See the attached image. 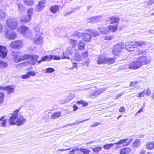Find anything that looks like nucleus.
Here are the masks:
<instances>
[{"mask_svg": "<svg viewBox=\"0 0 154 154\" xmlns=\"http://www.w3.org/2000/svg\"><path fill=\"white\" fill-rule=\"evenodd\" d=\"M4 116H3L2 117L0 118V121H2V122L1 124V126L2 127H4L5 126L6 124V119H4L3 120V119L4 118Z\"/></svg>", "mask_w": 154, "mask_h": 154, "instance_id": "nucleus-43", "label": "nucleus"}, {"mask_svg": "<svg viewBox=\"0 0 154 154\" xmlns=\"http://www.w3.org/2000/svg\"><path fill=\"white\" fill-rule=\"evenodd\" d=\"M61 115V113L60 112H57L52 114L51 116V119H55L59 117Z\"/></svg>", "mask_w": 154, "mask_h": 154, "instance_id": "nucleus-29", "label": "nucleus"}, {"mask_svg": "<svg viewBox=\"0 0 154 154\" xmlns=\"http://www.w3.org/2000/svg\"><path fill=\"white\" fill-rule=\"evenodd\" d=\"M107 28V27H105L104 26H101L98 27V29L101 34L103 35H107L108 34V31L107 29H106Z\"/></svg>", "mask_w": 154, "mask_h": 154, "instance_id": "nucleus-18", "label": "nucleus"}, {"mask_svg": "<svg viewBox=\"0 0 154 154\" xmlns=\"http://www.w3.org/2000/svg\"><path fill=\"white\" fill-rule=\"evenodd\" d=\"M50 61V59L49 56H45L42 58L41 59L38 61V63L40 64L42 62L44 61Z\"/></svg>", "mask_w": 154, "mask_h": 154, "instance_id": "nucleus-30", "label": "nucleus"}, {"mask_svg": "<svg viewBox=\"0 0 154 154\" xmlns=\"http://www.w3.org/2000/svg\"><path fill=\"white\" fill-rule=\"evenodd\" d=\"M82 35L83 37V39L85 42H88L91 39V36L88 30L84 32L82 34Z\"/></svg>", "mask_w": 154, "mask_h": 154, "instance_id": "nucleus-13", "label": "nucleus"}, {"mask_svg": "<svg viewBox=\"0 0 154 154\" xmlns=\"http://www.w3.org/2000/svg\"><path fill=\"white\" fill-rule=\"evenodd\" d=\"M45 73H51L54 72L55 71L54 69L51 67H48L46 68L45 70Z\"/></svg>", "mask_w": 154, "mask_h": 154, "instance_id": "nucleus-40", "label": "nucleus"}, {"mask_svg": "<svg viewBox=\"0 0 154 154\" xmlns=\"http://www.w3.org/2000/svg\"><path fill=\"white\" fill-rule=\"evenodd\" d=\"M79 150L85 154H88L90 152V151L85 149L83 148H80Z\"/></svg>", "mask_w": 154, "mask_h": 154, "instance_id": "nucleus-46", "label": "nucleus"}, {"mask_svg": "<svg viewBox=\"0 0 154 154\" xmlns=\"http://www.w3.org/2000/svg\"><path fill=\"white\" fill-rule=\"evenodd\" d=\"M4 97V93L0 92V103H1L3 102Z\"/></svg>", "mask_w": 154, "mask_h": 154, "instance_id": "nucleus-49", "label": "nucleus"}, {"mask_svg": "<svg viewBox=\"0 0 154 154\" xmlns=\"http://www.w3.org/2000/svg\"><path fill=\"white\" fill-rule=\"evenodd\" d=\"M140 145V139H137L135 140V147L137 148Z\"/></svg>", "mask_w": 154, "mask_h": 154, "instance_id": "nucleus-52", "label": "nucleus"}, {"mask_svg": "<svg viewBox=\"0 0 154 154\" xmlns=\"http://www.w3.org/2000/svg\"><path fill=\"white\" fill-rule=\"evenodd\" d=\"M19 12L20 14H24L26 12V9L23 5L21 4H17Z\"/></svg>", "mask_w": 154, "mask_h": 154, "instance_id": "nucleus-23", "label": "nucleus"}, {"mask_svg": "<svg viewBox=\"0 0 154 154\" xmlns=\"http://www.w3.org/2000/svg\"><path fill=\"white\" fill-rule=\"evenodd\" d=\"M7 26L12 30H14L17 27L18 23L14 18H8L6 21Z\"/></svg>", "mask_w": 154, "mask_h": 154, "instance_id": "nucleus-5", "label": "nucleus"}, {"mask_svg": "<svg viewBox=\"0 0 154 154\" xmlns=\"http://www.w3.org/2000/svg\"><path fill=\"white\" fill-rule=\"evenodd\" d=\"M102 149V148L100 147H96L95 148H94L92 149V150L94 152H98L100 150H101Z\"/></svg>", "mask_w": 154, "mask_h": 154, "instance_id": "nucleus-48", "label": "nucleus"}, {"mask_svg": "<svg viewBox=\"0 0 154 154\" xmlns=\"http://www.w3.org/2000/svg\"><path fill=\"white\" fill-rule=\"evenodd\" d=\"M104 91H105V90L102 88H100L97 91V92L98 93V95L102 93Z\"/></svg>", "mask_w": 154, "mask_h": 154, "instance_id": "nucleus-57", "label": "nucleus"}, {"mask_svg": "<svg viewBox=\"0 0 154 154\" xmlns=\"http://www.w3.org/2000/svg\"><path fill=\"white\" fill-rule=\"evenodd\" d=\"M7 66L8 64L6 62L0 60V68H5Z\"/></svg>", "mask_w": 154, "mask_h": 154, "instance_id": "nucleus-39", "label": "nucleus"}, {"mask_svg": "<svg viewBox=\"0 0 154 154\" xmlns=\"http://www.w3.org/2000/svg\"><path fill=\"white\" fill-rule=\"evenodd\" d=\"M147 53L146 50H144L138 49L135 52V56H140L136 58L137 60H135V69L141 67L143 65V63L146 65L149 63L151 61L150 58H147L146 57L143 55H145Z\"/></svg>", "mask_w": 154, "mask_h": 154, "instance_id": "nucleus-1", "label": "nucleus"}, {"mask_svg": "<svg viewBox=\"0 0 154 154\" xmlns=\"http://www.w3.org/2000/svg\"><path fill=\"white\" fill-rule=\"evenodd\" d=\"M79 148L77 147H75L74 148L72 149L73 151L74 152L76 151H78L79 149Z\"/></svg>", "mask_w": 154, "mask_h": 154, "instance_id": "nucleus-64", "label": "nucleus"}, {"mask_svg": "<svg viewBox=\"0 0 154 154\" xmlns=\"http://www.w3.org/2000/svg\"><path fill=\"white\" fill-rule=\"evenodd\" d=\"M46 1L45 0H42L39 2L38 5L37 9L38 11L42 10L45 7Z\"/></svg>", "mask_w": 154, "mask_h": 154, "instance_id": "nucleus-16", "label": "nucleus"}, {"mask_svg": "<svg viewBox=\"0 0 154 154\" xmlns=\"http://www.w3.org/2000/svg\"><path fill=\"white\" fill-rule=\"evenodd\" d=\"M75 61H79L83 60L82 56L80 54L76 55L75 57Z\"/></svg>", "mask_w": 154, "mask_h": 154, "instance_id": "nucleus-42", "label": "nucleus"}, {"mask_svg": "<svg viewBox=\"0 0 154 154\" xmlns=\"http://www.w3.org/2000/svg\"><path fill=\"white\" fill-rule=\"evenodd\" d=\"M70 42L71 44V45L73 47H75V46H76L77 45L76 41L75 40L70 39Z\"/></svg>", "mask_w": 154, "mask_h": 154, "instance_id": "nucleus-47", "label": "nucleus"}, {"mask_svg": "<svg viewBox=\"0 0 154 154\" xmlns=\"http://www.w3.org/2000/svg\"><path fill=\"white\" fill-rule=\"evenodd\" d=\"M115 58H106V57L105 64H110L113 63L115 61Z\"/></svg>", "mask_w": 154, "mask_h": 154, "instance_id": "nucleus-31", "label": "nucleus"}, {"mask_svg": "<svg viewBox=\"0 0 154 154\" xmlns=\"http://www.w3.org/2000/svg\"><path fill=\"white\" fill-rule=\"evenodd\" d=\"M77 103L78 105L82 104L83 106H86L88 105V103L84 100L78 101H77Z\"/></svg>", "mask_w": 154, "mask_h": 154, "instance_id": "nucleus-38", "label": "nucleus"}, {"mask_svg": "<svg viewBox=\"0 0 154 154\" xmlns=\"http://www.w3.org/2000/svg\"><path fill=\"white\" fill-rule=\"evenodd\" d=\"M102 19V16L101 15L96 16L92 17L93 23H96L101 21Z\"/></svg>", "mask_w": 154, "mask_h": 154, "instance_id": "nucleus-24", "label": "nucleus"}, {"mask_svg": "<svg viewBox=\"0 0 154 154\" xmlns=\"http://www.w3.org/2000/svg\"><path fill=\"white\" fill-rule=\"evenodd\" d=\"M35 74L34 72L31 71L28 72L26 74L23 75L22 76L21 78L23 79H25L29 78L30 75L34 76Z\"/></svg>", "mask_w": 154, "mask_h": 154, "instance_id": "nucleus-27", "label": "nucleus"}, {"mask_svg": "<svg viewBox=\"0 0 154 154\" xmlns=\"http://www.w3.org/2000/svg\"><path fill=\"white\" fill-rule=\"evenodd\" d=\"M92 18H88L86 20V21H87V22L88 23L91 22V23H93V21H92Z\"/></svg>", "mask_w": 154, "mask_h": 154, "instance_id": "nucleus-63", "label": "nucleus"}, {"mask_svg": "<svg viewBox=\"0 0 154 154\" xmlns=\"http://www.w3.org/2000/svg\"><path fill=\"white\" fill-rule=\"evenodd\" d=\"M14 88L11 86H8L5 87H4L3 89L7 91V93L9 94H11L13 93L14 91Z\"/></svg>", "mask_w": 154, "mask_h": 154, "instance_id": "nucleus-25", "label": "nucleus"}, {"mask_svg": "<svg viewBox=\"0 0 154 154\" xmlns=\"http://www.w3.org/2000/svg\"><path fill=\"white\" fill-rule=\"evenodd\" d=\"M100 124V123L98 122H97L94 123V124L91 125L90 126V127H96V126H97V125H99Z\"/></svg>", "mask_w": 154, "mask_h": 154, "instance_id": "nucleus-61", "label": "nucleus"}, {"mask_svg": "<svg viewBox=\"0 0 154 154\" xmlns=\"http://www.w3.org/2000/svg\"><path fill=\"white\" fill-rule=\"evenodd\" d=\"M35 31L37 33V35H38V34H42L43 32L42 30V29H40L38 26H36L34 28Z\"/></svg>", "mask_w": 154, "mask_h": 154, "instance_id": "nucleus-37", "label": "nucleus"}, {"mask_svg": "<svg viewBox=\"0 0 154 154\" xmlns=\"http://www.w3.org/2000/svg\"><path fill=\"white\" fill-rule=\"evenodd\" d=\"M73 96H69L67 97V99L66 100V102H68L73 98Z\"/></svg>", "mask_w": 154, "mask_h": 154, "instance_id": "nucleus-58", "label": "nucleus"}, {"mask_svg": "<svg viewBox=\"0 0 154 154\" xmlns=\"http://www.w3.org/2000/svg\"><path fill=\"white\" fill-rule=\"evenodd\" d=\"M79 50H82L84 49L85 47L84 43L82 41H80L78 44Z\"/></svg>", "mask_w": 154, "mask_h": 154, "instance_id": "nucleus-34", "label": "nucleus"}, {"mask_svg": "<svg viewBox=\"0 0 154 154\" xmlns=\"http://www.w3.org/2000/svg\"><path fill=\"white\" fill-rule=\"evenodd\" d=\"M131 151V149L129 147L124 148L121 150L120 152L121 154H127Z\"/></svg>", "mask_w": 154, "mask_h": 154, "instance_id": "nucleus-26", "label": "nucleus"}, {"mask_svg": "<svg viewBox=\"0 0 154 154\" xmlns=\"http://www.w3.org/2000/svg\"><path fill=\"white\" fill-rule=\"evenodd\" d=\"M22 43L21 41H13L10 44V47L14 49H19L22 46Z\"/></svg>", "mask_w": 154, "mask_h": 154, "instance_id": "nucleus-8", "label": "nucleus"}, {"mask_svg": "<svg viewBox=\"0 0 154 154\" xmlns=\"http://www.w3.org/2000/svg\"><path fill=\"white\" fill-rule=\"evenodd\" d=\"M146 147L149 149H154V141L149 142L146 145Z\"/></svg>", "mask_w": 154, "mask_h": 154, "instance_id": "nucleus-32", "label": "nucleus"}, {"mask_svg": "<svg viewBox=\"0 0 154 154\" xmlns=\"http://www.w3.org/2000/svg\"><path fill=\"white\" fill-rule=\"evenodd\" d=\"M106 57L100 55L99 56L97 61L98 64L105 63Z\"/></svg>", "mask_w": 154, "mask_h": 154, "instance_id": "nucleus-17", "label": "nucleus"}, {"mask_svg": "<svg viewBox=\"0 0 154 154\" xmlns=\"http://www.w3.org/2000/svg\"><path fill=\"white\" fill-rule=\"evenodd\" d=\"M18 112L19 110H17L15 111L12 114L9 119V122L11 125H15L17 123Z\"/></svg>", "mask_w": 154, "mask_h": 154, "instance_id": "nucleus-6", "label": "nucleus"}, {"mask_svg": "<svg viewBox=\"0 0 154 154\" xmlns=\"http://www.w3.org/2000/svg\"><path fill=\"white\" fill-rule=\"evenodd\" d=\"M72 51H71L70 48H68L65 53H63V56H62L61 58L62 59H69L70 58L69 57V55L72 54Z\"/></svg>", "mask_w": 154, "mask_h": 154, "instance_id": "nucleus-15", "label": "nucleus"}, {"mask_svg": "<svg viewBox=\"0 0 154 154\" xmlns=\"http://www.w3.org/2000/svg\"><path fill=\"white\" fill-rule=\"evenodd\" d=\"M81 35V33L76 31L74 32V33L72 35V36L73 37H75L78 38H80Z\"/></svg>", "mask_w": 154, "mask_h": 154, "instance_id": "nucleus-41", "label": "nucleus"}, {"mask_svg": "<svg viewBox=\"0 0 154 154\" xmlns=\"http://www.w3.org/2000/svg\"><path fill=\"white\" fill-rule=\"evenodd\" d=\"M39 57L37 54L32 55L29 61V63L32 66L35 65L38 62V59Z\"/></svg>", "mask_w": 154, "mask_h": 154, "instance_id": "nucleus-9", "label": "nucleus"}, {"mask_svg": "<svg viewBox=\"0 0 154 154\" xmlns=\"http://www.w3.org/2000/svg\"><path fill=\"white\" fill-rule=\"evenodd\" d=\"M62 56H63V54L61 55V57L55 56L54 58V60H60L61 58H61Z\"/></svg>", "mask_w": 154, "mask_h": 154, "instance_id": "nucleus-60", "label": "nucleus"}, {"mask_svg": "<svg viewBox=\"0 0 154 154\" xmlns=\"http://www.w3.org/2000/svg\"><path fill=\"white\" fill-rule=\"evenodd\" d=\"M33 42L36 44H42L43 42V38L40 35H36Z\"/></svg>", "mask_w": 154, "mask_h": 154, "instance_id": "nucleus-14", "label": "nucleus"}, {"mask_svg": "<svg viewBox=\"0 0 154 154\" xmlns=\"http://www.w3.org/2000/svg\"><path fill=\"white\" fill-rule=\"evenodd\" d=\"M89 63V60L88 59L86 60L85 62H83L82 64L83 66L88 67V64Z\"/></svg>", "mask_w": 154, "mask_h": 154, "instance_id": "nucleus-55", "label": "nucleus"}, {"mask_svg": "<svg viewBox=\"0 0 154 154\" xmlns=\"http://www.w3.org/2000/svg\"><path fill=\"white\" fill-rule=\"evenodd\" d=\"M5 35L6 37L10 40L14 39L17 36L16 33L12 30L7 32Z\"/></svg>", "mask_w": 154, "mask_h": 154, "instance_id": "nucleus-10", "label": "nucleus"}, {"mask_svg": "<svg viewBox=\"0 0 154 154\" xmlns=\"http://www.w3.org/2000/svg\"><path fill=\"white\" fill-rule=\"evenodd\" d=\"M126 49L129 51H133L134 50L135 44L132 42H128L124 45Z\"/></svg>", "mask_w": 154, "mask_h": 154, "instance_id": "nucleus-12", "label": "nucleus"}, {"mask_svg": "<svg viewBox=\"0 0 154 154\" xmlns=\"http://www.w3.org/2000/svg\"><path fill=\"white\" fill-rule=\"evenodd\" d=\"M90 119V118L87 119L85 120H83L82 121H79V120H77V121H76L74 123H71V124H68L67 125H66L64 126V127H66V126H71L73 125H75L77 124H78L81 123H82V122H84L85 121H87L88 120Z\"/></svg>", "mask_w": 154, "mask_h": 154, "instance_id": "nucleus-28", "label": "nucleus"}, {"mask_svg": "<svg viewBox=\"0 0 154 154\" xmlns=\"http://www.w3.org/2000/svg\"><path fill=\"white\" fill-rule=\"evenodd\" d=\"M6 16V14L3 10L0 9V21L4 19Z\"/></svg>", "mask_w": 154, "mask_h": 154, "instance_id": "nucleus-36", "label": "nucleus"}, {"mask_svg": "<svg viewBox=\"0 0 154 154\" xmlns=\"http://www.w3.org/2000/svg\"><path fill=\"white\" fill-rule=\"evenodd\" d=\"M114 145L113 143L107 144L104 145L103 147L106 149H108L112 147Z\"/></svg>", "mask_w": 154, "mask_h": 154, "instance_id": "nucleus-45", "label": "nucleus"}, {"mask_svg": "<svg viewBox=\"0 0 154 154\" xmlns=\"http://www.w3.org/2000/svg\"><path fill=\"white\" fill-rule=\"evenodd\" d=\"M129 68L131 69H135V62L133 61L132 63H131L130 65Z\"/></svg>", "mask_w": 154, "mask_h": 154, "instance_id": "nucleus-56", "label": "nucleus"}, {"mask_svg": "<svg viewBox=\"0 0 154 154\" xmlns=\"http://www.w3.org/2000/svg\"><path fill=\"white\" fill-rule=\"evenodd\" d=\"M125 110L124 106L121 107L119 109V111L120 112L124 113L125 112Z\"/></svg>", "mask_w": 154, "mask_h": 154, "instance_id": "nucleus-59", "label": "nucleus"}, {"mask_svg": "<svg viewBox=\"0 0 154 154\" xmlns=\"http://www.w3.org/2000/svg\"><path fill=\"white\" fill-rule=\"evenodd\" d=\"M109 20L110 23L112 24L115 23H117L119 20L118 18L117 17H109Z\"/></svg>", "mask_w": 154, "mask_h": 154, "instance_id": "nucleus-35", "label": "nucleus"}, {"mask_svg": "<svg viewBox=\"0 0 154 154\" xmlns=\"http://www.w3.org/2000/svg\"><path fill=\"white\" fill-rule=\"evenodd\" d=\"M127 140V139L121 140L119 141H118L117 143H115L117 145L121 144L125 142Z\"/></svg>", "mask_w": 154, "mask_h": 154, "instance_id": "nucleus-51", "label": "nucleus"}, {"mask_svg": "<svg viewBox=\"0 0 154 154\" xmlns=\"http://www.w3.org/2000/svg\"><path fill=\"white\" fill-rule=\"evenodd\" d=\"M18 53L16 52H13L12 53V56L14 58V60L15 62H20L22 60L30 59L32 55L25 54L21 57L18 56Z\"/></svg>", "mask_w": 154, "mask_h": 154, "instance_id": "nucleus-4", "label": "nucleus"}, {"mask_svg": "<svg viewBox=\"0 0 154 154\" xmlns=\"http://www.w3.org/2000/svg\"><path fill=\"white\" fill-rule=\"evenodd\" d=\"M145 95L147 96H149L151 94V91L149 87H148L146 91V92L145 91Z\"/></svg>", "mask_w": 154, "mask_h": 154, "instance_id": "nucleus-53", "label": "nucleus"}, {"mask_svg": "<svg viewBox=\"0 0 154 154\" xmlns=\"http://www.w3.org/2000/svg\"><path fill=\"white\" fill-rule=\"evenodd\" d=\"M8 50L6 47L2 45H0V57L2 58L6 57L7 54Z\"/></svg>", "mask_w": 154, "mask_h": 154, "instance_id": "nucleus-11", "label": "nucleus"}, {"mask_svg": "<svg viewBox=\"0 0 154 154\" xmlns=\"http://www.w3.org/2000/svg\"><path fill=\"white\" fill-rule=\"evenodd\" d=\"M146 46V42H135V48L139 47L141 48H145Z\"/></svg>", "mask_w": 154, "mask_h": 154, "instance_id": "nucleus-21", "label": "nucleus"}, {"mask_svg": "<svg viewBox=\"0 0 154 154\" xmlns=\"http://www.w3.org/2000/svg\"><path fill=\"white\" fill-rule=\"evenodd\" d=\"M123 43L120 42L116 45L113 48L112 54L115 56H119L121 53V49L124 48Z\"/></svg>", "mask_w": 154, "mask_h": 154, "instance_id": "nucleus-2", "label": "nucleus"}, {"mask_svg": "<svg viewBox=\"0 0 154 154\" xmlns=\"http://www.w3.org/2000/svg\"><path fill=\"white\" fill-rule=\"evenodd\" d=\"M59 7L58 5H53L50 7V10L53 13L55 14L59 10Z\"/></svg>", "mask_w": 154, "mask_h": 154, "instance_id": "nucleus-19", "label": "nucleus"}, {"mask_svg": "<svg viewBox=\"0 0 154 154\" xmlns=\"http://www.w3.org/2000/svg\"><path fill=\"white\" fill-rule=\"evenodd\" d=\"M33 9L32 8H29L27 10L28 16L24 19H21L20 21L23 22H27L30 20L33 15Z\"/></svg>", "mask_w": 154, "mask_h": 154, "instance_id": "nucleus-7", "label": "nucleus"}, {"mask_svg": "<svg viewBox=\"0 0 154 154\" xmlns=\"http://www.w3.org/2000/svg\"><path fill=\"white\" fill-rule=\"evenodd\" d=\"M146 91L145 90H144L143 91L138 94L137 95H136V96H137L138 97H143L144 96V95H145V91Z\"/></svg>", "mask_w": 154, "mask_h": 154, "instance_id": "nucleus-50", "label": "nucleus"}, {"mask_svg": "<svg viewBox=\"0 0 154 154\" xmlns=\"http://www.w3.org/2000/svg\"><path fill=\"white\" fill-rule=\"evenodd\" d=\"M118 29V26L117 25H116L115 26H109L107 27V28L106 29H107L108 31V34L109 32H115Z\"/></svg>", "mask_w": 154, "mask_h": 154, "instance_id": "nucleus-22", "label": "nucleus"}, {"mask_svg": "<svg viewBox=\"0 0 154 154\" xmlns=\"http://www.w3.org/2000/svg\"><path fill=\"white\" fill-rule=\"evenodd\" d=\"M25 4L27 5L32 6L34 3V0H23Z\"/></svg>", "mask_w": 154, "mask_h": 154, "instance_id": "nucleus-33", "label": "nucleus"}, {"mask_svg": "<svg viewBox=\"0 0 154 154\" xmlns=\"http://www.w3.org/2000/svg\"><path fill=\"white\" fill-rule=\"evenodd\" d=\"M88 54L87 52H85L81 55L82 59L83 60L84 58H86L88 56Z\"/></svg>", "mask_w": 154, "mask_h": 154, "instance_id": "nucleus-54", "label": "nucleus"}, {"mask_svg": "<svg viewBox=\"0 0 154 154\" xmlns=\"http://www.w3.org/2000/svg\"><path fill=\"white\" fill-rule=\"evenodd\" d=\"M23 116L20 115V116L18 118L17 123L18 126H20L22 125L26 121L25 119H23Z\"/></svg>", "mask_w": 154, "mask_h": 154, "instance_id": "nucleus-20", "label": "nucleus"}, {"mask_svg": "<svg viewBox=\"0 0 154 154\" xmlns=\"http://www.w3.org/2000/svg\"><path fill=\"white\" fill-rule=\"evenodd\" d=\"M90 31V33H92L94 37H96V36H98L99 35V34L98 33L97 31L96 30H88Z\"/></svg>", "mask_w": 154, "mask_h": 154, "instance_id": "nucleus-44", "label": "nucleus"}, {"mask_svg": "<svg viewBox=\"0 0 154 154\" xmlns=\"http://www.w3.org/2000/svg\"><path fill=\"white\" fill-rule=\"evenodd\" d=\"M17 31L18 32H20L25 37H30L32 35V32L31 30L27 27L22 26L19 28Z\"/></svg>", "mask_w": 154, "mask_h": 154, "instance_id": "nucleus-3", "label": "nucleus"}, {"mask_svg": "<svg viewBox=\"0 0 154 154\" xmlns=\"http://www.w3.org/2000/svg\"><path fill=\"white\" fill-rule=\"evenodd\" d=\"M92 95L96 97L98 96V93L97 92V91H96L95 92H92L91 94V96Z\"/></svg>", "mask_w": 154, "mask_h": 154, "instance_id": "nucleus-62", "label": "nucleus"}]
</instances>
